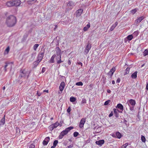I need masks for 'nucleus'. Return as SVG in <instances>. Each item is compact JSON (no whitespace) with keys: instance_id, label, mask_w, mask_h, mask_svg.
<instances>
[{"instance_id":"nucleus-1","label":"nucleus","mask_w":148,"mask_h":148,"mask_svg":"<svg viewBox=\"0 0 148 148\" xmlns=\"http://www.w3.org/2000/svg\"><path fill=\"white\" fill-rule=\"evenodd\" d=\"M16 22V17L13 15H10L7 18L6 24L8 27H12L15 25Z\"/></svg>"},{"instance_id":"nucleus-2","label":"nucleus","mask_w":148,"mask_h":148,"mask_svg":"<svg viewBox=\"0 0 148 148\" xmlns=\"http://www.w3.org/2000/svg\"><path fill=\"white\" fill-rule=\"evenodd\" d=\"M74 128L73 127H67L64 130L61 132L59 136V138L60 139H62L63 137L65 135L68 134L70 131Z\"/></svg>"},{"instance_id":"nucleus-3","label":"nucleus","mask_w":148,"mask_h":148,"mask_svg":"<svg viewBox=\"0 0 148 148\" xmlns=\"http://www.w3.org/2000/svg\"><path fill=\"white\" fill-rule=\"evenodd\" d=\"M59 125H60L59 123L58 122H56L54 123L51 124L49 126V128L50 130H53L54 128H56Z\"/></svg>"},{"instance_id":"nucleus-4","label":"nucleus","mask_w":148,"mask_h":148,"mask_svg":"<svg viewBox=\"0 0 148 148\" xmlns=\"http://www.w3.org/2000/svg\"><path fill=\"white\" fill-rule=\"evenodd\" d=\"M74 3L71 1H69L67 4L66 7L68 10H70L73 8Z\"/></svg>"},{"instance_id":"nucleus-5","label":"nucleus","mask_w":148,"mask_h":148,"mask_svg":"<svg viewBox=\"0 0 148 148\" xmlns=\"http://www.w3.org/2000/svg\"><path fill=\"white\" fill-rule=\"evenodd\" d=\"M127 103H128V105L130 106V104L132 106L134 107L135 106L136 104V102L135 100L131 99L128 100Z\"/></svg>"},{"instance_id":"nucleus-6","label":"nucleus","mask_w":148,"mask_h":148,"mask_svg":"<svg viewBox=\"0 0 148 148\" xmlns=\"http://www.w3.org/2000/svg\"><path fill=\"white\" fill-rule=\"evenodd\" d=\"M116 70L115 67H113L111 69L110 71H109L108 73V75L110 76V77H112L113 75V74L114 73V72Z\"/></svg>"},{"instance_id":"nucleus-7","label":"nucleus","mask_w":148,"mask_h":148,"mask_svg":"<svg viewBox=\"0 0 148 148\" xmlns=\"http://www.w3.org/2000/svg\"><path fill=\"white\" fill-rule=\"evenodd\" d=\"M86 118H82L80 121L79 123V127L80 128H82L84 127V124L86 122Z\"/></svg>"},{"instance_id":"nucleus-8","label":"nucleus","mask_w":148,"mask_h":148,"mask_svg":"<svg viewBox=\"0 0 148 148\" xmlns=\"http://www.w3.org/2000/svg\"><path fill=\"white\" fill-rule=\"evenodd\" d=\"M91 48V45L90 43H88L87 44V46L85 48L84 52L86 54H87L89 52L90 49Z\"/></svg>"},{"instance_id":"nucleus-9","label":"nucleus","mask_w":148,"mask_h":148,"mask_svg":"<svg viewBox=\"0 0 148 148\" xmlns=\"http://www.w3.org/2000/svg\"><path fill=\"white\" fill-rule=\"evenodd\" d=\"M50 140V138L49 137H46L44 140L43 141L42 144L44 145H47Z\"/></svg>"},{"instance_id":"nucleus-10","label":"nucleus","mask_w":148,"mask_h":148,"mask_svg":"<svg viewBox=\"0 0 148 148\" xmlns=\"http://www.w3.org/2000/svg\"><path fill=\"white\" fill-rule=\"evenodd\" d=\"M83 10L82 9H78L76 11V15L77 17H79L81 16L83 12Z\"/></svg>"},{"instance_id":"nucleus-11","label":"nucleus","mask_w":148,"mask_h":148,"mask_svg":"<svg viewBox=\"0 0 148 148\" xmlns=\"http://www.w3.org/2000/svg\"><path fill=\"white\" fill-rule=\"evenodd\" d=\"M20 73L21 74H20V76L21 77H22L25 76L26 75L27 73V72L26 71L25 69H21L20 71Z\"/></svg>"},{"instance_id":"nucleus-12","label":"nucleus","mask_w":148,"mask_h":148,"mask_svg":"<svg viewBox=\"0 0 148 148\" xmlns=\"http://www.w3.org/2000/svg\"><path fill=\"white\" fill-rule=\"evenodd\" d=\"M6 4L8 7H12L14 6V0H11L7 2Z\"/></svg>"},{"instance_id":"nucleus-13","label":"nucleus","mask_w":148,"mask_h":148,"mask_svg":"<svg viewBox=\"0 0 148 148\" xmlns=\"http://www.w3.org/2000/svg\"><path fill=\"white\" fill-rule=\"evenodd\" d=\"M44 52H40V53L38 55V62H40L41 61L42 59H43L44 57Z\"/></svg>"},{"instance_id":"nucleus-14","label":"nucleus","mask_w":148,"mask_h":148,"mask_svg":"<svg viewBox=\"0 0 148 148\" xmlns=\"http://www.w3.org/2000/svg\"><path fill=\"white\" fill-rule=\"evenodd\" d=\"M14 6H18L20 5L21 3L20 0H14Z\"/></svg>"},{"instance_id":"nucleus-15","label":"nucleus","mask_w":148,"mask_h":148,"mask_svg":"<svg viewBox=\"0 0 148 148\" xmlns=\"http://www.w3.org/2000/svg\"><path fill=\"white\" fill-rule=\"evenodd\" d=\"M65 85V83L64 82H62L60 85L59 89L60 91H62L64 89V88Z\"/></svg>"},{"instance_id":"nucleus-16","label":"nucleus","mask_w":148,"mask_h":148,"mask_svg":"<svg viewBox=\"0 0 148 148\" xmlns=\"http://www.w3.org/2000/svg\"><path fill=\"white\" fill-rule=\"evenodd\" d=\"M144 17L143 16H141L138 18L135 21V22L136 23H140L142 20H143L144 18Z\"/></svg>"},{"instance_id":"nucleus-17","label":"nucleus","mask_w":148,"mask_h":148,"mask_svg":"<svg viewBox=\"0 0 148 148\" xmlns=\"http://www.w3.org/2000/svg\"><path fill=\"white\" fill-rule=\"evenodd\" d=\"M104 140H101L98 141H96L95 143L99 145H101L104 144Z\"/></svg>"},{"instance_id":"nucleus-18","label":"nucleus","mask_w":148,"mask_h":148,"mask_svg":"<svg viewBox=\"0 0 148 148\" xmlns=\"http://www.w3.org/2000/svg\"><path fill=\"white\" fill-rule=\"evenodd\" d=\"M90 23H88V24L86 26L84 27L83 29V30L84 31L86 32L87 31L89 28L90 27Z\"/></svg>"},{"instance_id":"nucleus-19","label":"nucleus","mask_w":148,"mask_h":148,"mask_svg":"<svg viewBox=\"0 0 148 148\" xmlns=\"http://www.w3.org/2000/svg\"><path fill=\"white\" fill-rule=\"evenodd\" d=\"M113 111L114 112V114L115 116H116V117H118L119 116V114L118 112H121L119 111V110H117L115 108L114 109Z\"/></svg>"},{"instance_id":"nucleus-20","label":"nucleus","mask_w":148,"mask_h":148,"mask_svg":"<svg viewBox=\"0 0 148 148\" xmlns=\"http://www.w3.org/2000/svg\"><path fill=\"white\" fill-rule=\"evenodd\" d=\"M118 24V22H116L114 23V24L111 27H110V31H112V30L114 29L116 27V26Z\"/></svg>"},{"instance_id":"nucleus-21","label":"nucleus","mask_w":148,"mask_h":148,"mask_svg":"<svg viewBox=\"0 0 148 148\" xmlns=\"http://www.w3.org/2000/svg\"><path fill=\"white\" fill-rule=\"evenodd\" d=\"M116 108H119V110H122V111L123 110V106L122 104H121V103H118Z\"/></svg>"},{"instance_id":"nucleus-22","label":"nucleus","mask_w":148,"mask_h":148,"mask_svg":"<svg viewBox=\"0 0 148 148\" xmlns=\"http://www.w3.org/2000/svg\"><path fill=\"white\" fill-rule=\"evenodd\" d=\"M57 55H61V50L59 47H57L56 49Z\"/></svg>"},{"instance_id":"nucleus-23","label":"nucleus","mask_w":148,"mask_h":148,"mask_svg":"<svg viewBox=\"0 0 148 148\" xmlns=\"http://www.w3.org/2000/svg\"><path fill=\"white\" fill-rule=\"evenodd\" d=\"M138 72L137 71H136L134 73L132 74L131 77L133 78H136L137 77V74Z\"/></svg>"},{"instance_id":"nucleus-24","label":"nucleus","mask_w":148,"mask_h":148,"mask_svg":"<svg viewBox=\"0 0 148 148\" xmlns=\"http://www.w3.org/2000/svg\"><path fill=\"white\" fill-rule=\"evenodd\" d=\"M5 122V116H4L3 118L2 119H1V121H0V125H3L4 124Z\"/></svg>"},{"instance_id":"nucleus-25","label":"nucleus","mask_w":148,"mask_h":148,"mask_svg":"<svg viewBox=\"0 0 148 148\" xmlns=\"http://www.w3.org/2000/svg\"><path fill=\"white\" fill-rule=\"evenodd\" d=\"M56 57V55H54L52 56L51 57V58L50 59L49 62L50 63H54V59Z\"/></svg>"},{"instance_id":"nucleus-26","label":"nucleus","mask_w":148,"mask_h":148,"mask_svg":"<svg viewBox=\"0 0 148 148\" xmlns=\"http://www.w3.org/2000/svg\"><path fill=\"white\" fill-rule=\"evenodd\" d=\"M116 137L119 139L121 138L122 135L121 133L119 132H117L116 133Z\"/></svg>"},{"instance_id":"nucleus-27","label":"nucleus","mask_w":148,"mask_h":148,"mask_svg":"<svg viewBox=\"0 0 148 148\" xmlns=\"http://www.w3.org/2000/svg\"><path fill=\"white\" fill-rule=\"evenodd\" d=\"M133 37V35L131 34L128 35L127 37V38L128 40H131L132 39Z\"/></svg>"},{"instance_id":"nucleus-28","label":"nucleus","mask_w":148,"mask_h":148,"mask_svg":"<svg viewBox=\"0 0 148 148\" xmlns=\"http://www.w3.org/2000/svg\"><path fill=\"white\" fill-rule=\"evenodd\" d=\"M148 55V50L147 49H145L143 52V56H145Z\"/></svg>"},{"instance_id":"nucleus-29","label":"nucleus","mask_w":148,"mask_h":148,"mask_svg":"<svg viewBox=\"0 0 148 148\" xmlns=\"http://www.w3.org/2000/svg\"><path fill=\"white\" fill-rule=\"evenodd\" d=\"M76 99L75 98L73 97H71L70 98V101L73 102L76 101Z\"/></svg>"},{"instance_id":"nucleus-30","label":"nucleus","mask_w":148,"mask_h":148,"mask_svg":"<svg viewBox=\"0 0 148 148\" xmlns=\"http://www.w3.org/2000/svg\"><path fill=\"white\" fill-rule=\"evenodd\" d=\"M137 11L136 8H135L134 9L130 11V12L132 14H134Z\"/></svg>"},{"instance_id":"nucleus-31","label":"nucleus","mask_w":148,"mask_h":148,"mask_svg":"<svg viewBox=\"0 0 148 148\" xmlns=\"http://www.w3.org/2000/svg\"><path fill=\"white\" fill-rule=\"evenodd\" d=\"M141 139L142 141L144 143H145L146 141V139L145 138V137L143 135H141Z\"/></svg>"},{"instance_id":"nucleus-32","label":"nucleus","mask_w":148,"mask_h":148,"mask_svg":"<svg viewBox=\"0 0 148 148\" xmlns=\"http://www.w3.org/2000/svg\"><path fill=\"white\" fill-rule=\"evenodd\" d=\"M139 33V32H138V31H135L133 33V35L135 36H137L138 35Z\"/></svg>"},{"instance_id":"nucleus-33","label":"nucleus","mask_w":148,"mask_h":148,"mask_svg":"<svg viewBox=\"0 0 148 148\" xmlns=\"http://www.w3.org/2000/svg\"><path fill=\"white\" fill-rule=\"evenodd\" d=\"M58 142V140H55L54 141V142L53 143V146L54 147H55L57 145Z\"/></svg>"},{"instance_id":"nucleus-34","label":"nucleus","mask_w":148,"mask_h":148,"mask_svg":"<svg viewBox=\"0 0 148 148\" xmlns=\"http://www.w3.org/2000/svg\"><path fill=\"white\" fill-rule=\"evenodd\" d=\"M39 46L38 44H35L33 47V49L34 50L36 51Z\"/></svg>"},{"instance_id":"nucleus-35","label":"nucleus","mask_w":148,"mask_h":148,"mask_svg":"<svg viewBox=\"0 0 148 148\" xmlns=\"http://www.w3.org/2000/svg\"><path fill=\"white\" fill-rule=\"evenodd\" d=\"M10 49V47L9 46L5 50V52H6V54H8L9 51Z\"/></svg>"},{"instance_id":"nucleus-36","label":"nucleus","mask_w":148,"mask_h":148,"mask_svg":"<svg viewBox=\"0 0 148 148\" xmlns=\"http://www.w3.org/2000/svg\"><path fill=\"white\" fill-rule=\"evenodd\" d=\"M83 84L82 82H77L76 83V85H78V86H82Z\"/></svg>"},{"instance_id":"nucleus-37","label":"nucleus","mask_w":148,"mask_h":148,"mask_svg":"<svg viewBox=\"0 0 148 148\" xmlns=\"http://www.w3.org/2000/svg\"><path fill=\"white\" fill-rule=\"evenodd\" d=\"M79 134L78 132H74L73 134V136L74 137H76Z\"/></svg>"},{"instance_id":"nucleus-38","label":"nucleus","mask_w":148,"mask_h":148,"mask_svg":"<svg viewBox=\"0 0 148 148\" xmlns=\"http://www.w3.org/2000/svg\"><path fill=\"white\" fill-rule=\"evenodd\" d=\"M128 143H126L125 144L122 146L121 148H126L128 146Z\"/></svg>"},{"instance_id":"nucleus-39","label":"nucleus","mask_w":148,"mask_h":148,"mask_svg":"<svg viewBox=\"0 0 148 148\" xmlns=\"http://www.w3.org/2000/svg\"><path fill=\"white\" fill-rule=\"evenodd\" d=\"M130 69L128 68H127L125 70V74H128L129 72Z\"/></svg>"},{"instance_id":"nucleus-40","label":"nucleus","mask_w":148,"mask_h":148,"mask_svg":"<svg viewBox=\"0 0 148 148\" xmlns=\"http://www.w3.org/2000/svg\"><path fill=\"white\" fill-rule=\"evenodd\" d=\"M60 58H61V55H56V59L57 60H58V59Z\"/></svg>"},{"instance_id":"nucleus-41","label":"nucleus","mask_w":148,"mask_h":148,"mask_svg":"<svg viewBox=\"0 0 148 148\" xmlns=\"http://www.w3.org/2000/svg\"><path fill=\"white\" fill-rule=\"evenodd\" d=\"M71 111V108L70 107H68V109L67 110V112L69 113V114H70V112Z\"/></svg>"},{"instance_id":"nucleus-42","label":"nucleus","mask_w":148,"mask_h":148,"mask_svg":"<svg viewBox=\"0 0 148 148\" xmlns=\"http://www.w3.org/2000/svg\"><path fill=\"white\" fill-rule=\"evenodd\" d=\"M38 60L36 61L35 62H34L35 63V64H34L35 65H36V66H37L38 65V64L40 62H38Z\"/></svg>"},{"instance_id":"nucleus-43","label":"nucleus","mask_w":148,"mask_h":148,"mask_svg":"<svg viewBox=\"0 0 148 148\" xmlns=\"http://www.w3.org/2000/svg\"><path fill=\"white\" fill-rule=\"evenodd\" d=\"M110 101V100H108V101H106L104 103V105H108Z\"/></svg>"},{"instance_id":"nucleus-44","label":"nucleus","mask_w":148,"mask_h":148,"mask_svg":"<svg viewBox=\"0 0 148 148\" xmlns=\"http://www.w3.org/2000/svg\"><path fill=\"white\" fill-rule=\"evenodd\" d=\"M61 58H59V60H58L57 61V62L58 64H60L61 63L63 62V61L61 60Z\"/></svg>"},{"instance_id":"nucleus-45","label":"nucleus","mask_w":148,"mask_h":148,"mask_svg":"<svg viewBox=\"0 0 148 148\" xmlns=\"http://www.w3.org/2000/svg\"><path fill=\"white\" fill-rule=\"evenodd\" d=\"M35 146L34 144H31L29 146V148H34Z\"/></svg>"},{"instance_id":"nucleus-46","label":"nucleus","mask_w":148,"mask_h":148,"mask_svg":"<svg viewBox=\"0 0 148 148\" xmlns=\"http://www.w3.org/2000/svg\"><path fill=\"white\" fill-rule=\"evenodd\" d=\"M86 103V100L85 99H82V103Z\"/></svg>"},{"instance_id":"nucleus-47","label":"nucleus","mask_w":148,"mask_h":148,"mask_svg":"<svg viewBox=\"0 0 148 148\" xmlns=\"http://www.w3.org/2000/svg\"><path fill=\"white\" fill-rule=\"evenodd\" d=\"M113 115V113L112 112H111L110 114H109V117H110Z\"/></svg>"},{"instance_id":"nucleus-48","label":"nucleus","mask_w":148,"mask_h":148,"mask_svg":"<svg viewBox=\"0 0 148 148\" xmlns=\"http://www.w3.org/2000/svg\"><path fill=\"white\" fill-rule=\"evenodd\" d=\"M45 68L43 67L42 69V70L41 71V72H42V73H44L45 71Z\"/></svg>"},{"instance_id":"nucleus-49","label":"nucleus","mask_w":148,"mask_h":148,"mask_svg":"<svg viewBox=\"0 0 148 148\" xmlns=\"http://www.w3.org/2000/svg\"><path fill=\"white\" fill-rule=\"evenodd\" d=\"M121 81V79L120 78H118L116 81V83H119Z\"/></svg>"},{"instance_id":"nucleus-50","label":"nucleus","mask_w":148,"mask_h":148,"mask_svg":"<svg viewBox=\"0 0 148 148\" xmlns=\"http://www.w3.org/2000/svg\"><path fill=\"white\" fill-rule=\"evenodd\" d=\"M8 66V64H6L4 66V68L5 71H7L6 67H7V66Z\"/></svg>"},{"instance_id":"nucleus-51","label":"nucleus","mask_w":148,"mask_h":148,"mask_svg":"<svg viewBox=\"0 0 148 148\" xmlns=\"http://www.w3.org/2000/svg\"><path fill=\"white\" fill-rule=\"evenodd\" d=\"M77 63H78V64H79V65H81L82 66V62H77Z\"/></svg>"},{"instance_id":"nucleus-52","label":"nucleus","mask_w":148,"mask_h":148,"mask_svg":"<svg viewBox=\"0 0 148 148\" xmlns=\"http://www.w3.org/2000/svg\"><path fill=\"white\" fill-rule=\"evenodd\" d=\"M68 63L69 65H70V64H71V60H68Z\"/></svg>"},{"instance_id":"nucleus-53","label":"nucleus","mask_w":148,"mask_h":148,"mask_svg":"<svg viewBox=\"0 0 148 148\" xmlns=\"http://www.w3.org/2000/svg\"><path fill=\"white\" fill-rule=\"evenodd\" d=\"M43 92H49V90H44L43 91Z\"/></svg>"},{"instance_id":"nucleus-54","label":"nucleus","mask_w":148,"mask_h":148,"mask_svg":"<svg viewBox=\"0 0 148 148\" xmlns=\"http://www.w3.org/2000/svg\"><path fill=\"white\" fill-rule=\"evenodd\" d=\"M146 88L147 90H148V83H147L146 84Z\"/></svg>"},{"instance_id":"nucleus-55","label":"nucleus","mask_w":148,"mask_h":148,"mask_svg":"<svg viewBox=\"0 0 148 148\" xmlns=\"http://www.w3.org/2000/svg\"><path fill=\"white\" fill-rule=\"evenodd\" d=\"M112 84H115V82L114 81V80H113L112 81Z\"/></svg>"},{"instance_id":"nucleus-56","label":"nucleus","mask_w":148,"mask_h":148,"mask_svg":"<svg viewBox=\"0 0 148 148\" xmlns=\"http://www.w3.org/2000/svg\"><path fill=\"white\" fill-rule=\"evenodd\" d=\"M38 95V96H40L41 95V93H36Z\"/></svg>"},{"instance_id":"nucleus-57","label":"nucleus","mask_w":148,"mask_h":148,"mask_svg":"<svg viewBox=\"0 0 148 148\" xmlns=\"http://www.w3.org/2000/svg\"><path fill=\"white\" fill-rule=\"evenodd\" d=\"M89 86L90 87H92L93 86V84H91L89 85Z\"/></svg>"},{"instance_id":"nucleus-58","label":"nucleus","mask_w":148,"mask_h":148,"mask_svg":"<svg viewBox=\"0 0 148 148\" xmlns=\"http://www.w3.org/2000/svg\"><path fill=\"white\" fill-rule=\"evenodd\" d=\"M72 147V146L71 145H70L68 146V148H71Z\"/></svg>"},{"instance_id":"nucleus-59","label":"nucleus","mask_w":148,"mask_h":148,"mask_svg":"<svg viewBox=\"0 0 148 148\" xmlns=\"http://www.w3.org/2000/svg\"><path fill=\"white\" fill-rule=\"evenodd\" d=\"M2 89L3 90H4L5 89V86L3 87Z\"/></svg>"},{"instance_id":"nucleus-60","label":"nucleus","mask_w":148,"mask_h":148,"mask_svg":"<svg viewBox=\"0 0 148 148\" xmlns=\"http://www.w3.org/2000/svg\"><path fill=\"white\" fill-rule=\"evenodd\" d=\"M57 28V25H56V26H55V28H54V29H56V28Z\"/></svg>"},{"instance_id":"nucleus-61","label":"nucleus","mask_w":148,"mask_h":148,"mask_svg":"<svg viewBox=\"0 0 148 148\" xmlns=\"http://www.w3.org/2000/svg\"><path fill=\"white\" fill-rule=\"evenodd\" d=\"M53 117H51V118L50 119L51 120H53Z\"/></svg>"},{"instance_id":"nucleus-62","label":"nucleus","mask_w":148,"mask_h":148,"mask_svg":"<svg viewBox=\"0 0 148 148\" xmlns=\"http://www.w3.org/2000/svg\"><path fill=\"white\" fill-rule=\"evenodd\" d=\"M51 148H55V147L53 146L51 147Z\"/></svg>"},{"instance_id":"nucleus-63","label":"nucleus","mask_w":148,"mask_h":148,"mask_svg":"<svg viewBox=\"0 0 148 148\" xmlns=\"http://www.w3.org/2000/svg\"><path fill=\"white\" fill-rule=\"evenodd\" d=\"M109 91H110V90H108V92H109Z\"/></svg>"},{"instance_id":"nucleus-64","label":"nucleus","mask_w":148,"mask_h":148,"mask_svg":"<svg viewBox=\"0 0 148 148\" xmlns=\"http://www.w3.org/2000/svg\"><path fill=\"white\" fill-rule=\"evenodd\" d=\"M34 0H31V1H34Z\"/></svg>"}]
</instances>
